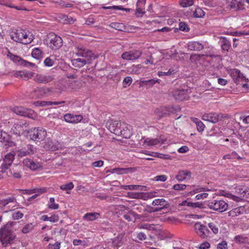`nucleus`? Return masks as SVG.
Listing matches in <instances>:
<instances>
[{
	"instance_id": "obj_13",
	"label": "nucleus",
	"mask_w": 249,
	"mask_h": 249,
	"mask_svg": "<svg viewBox=\"0 0 249 249\" xmlns=\"http://www.w3.org/2000/svg\"><path fill=\"white\" fill-rule=\"evenodd\" d=\"M124 122L119 121L118 120H110L107 123V126L108 129L111 132L117 135L121 133L120 129L122 126V124Z\"/></svg>"
},
{
	"instance_id": "obj_1",
	"label": "nucleus",
	"mask_w": 249,
	"mask_h": 249,
	"mask_svg": "<svg viewBox=\"0 0 249 249\" xmlns=\"http://www.w3.org/2000/svg\"><path fill=\"white\" fill-rule=\"evenodd\" d=\"M73 54L82 58H73L71 60V65L76 68H80L87 64H90L95 58L94 53L83 46H78L73 51Z\"/></svg>"
},
{
	"instance_id": "obj_9",
	"label": "nucleus",
	"mask_w": 249,
	"mask_h": 249,
	"mask_svg": "<svg viewBox=\"0 0 249 249\" xmlns=\"http://www.w3.org/2000/svg\"><path fill=\"white\" fill-rule=\"evenodd\" d=\"M208 206L211 209L219 212L226 211L228 207V205L224 200L222 199H214L208 202Z\"/></svg>"
},
{
	"instance_id": "obj_7",
	"label": "nucleus",
	"mask_w": 249,
	"mask_h": 249,
	"mask_svg": "<svg viewBox=\"0 0 249 249\" xmlns=\"http://www.w3.org/2000/svg\"><path fill=\"white\" fill-rule=\"evenodd\" d=\"M47 45L52 50H56L63 44L62 38L54 33H50L46 39Z\"/></svg>"
},
{
	"instance_id": "obj_35",
	"label": "nucleus",
	"mask_w": 249,
	"mask_h": 249,
	"mask_svg": "<svg viewBox=\"0 0 249 249\" xmlns=\"http://www.w3.org/2000/svg\"><path fill=\"white\" fill-rule=\"evenodd\" d=\"M142 66L141 65H133L127 68V71L130 74H138L141 72Z\"/></svg>"
},
{
	"instance_id": "obj_62",
	"label": "nucleus",
	"mask_w": 249,
	"mask_h": 249,
	"mask_svg": "<svg viewBox=\"0 0 249 249\" xmlns=\"http://www.w3.org/2000/svg\"><path fill=\"white\" fill-rule=\"evenodd\" d=\"M33 190L34 194H38V196L45 193L47 190L45 188H34Z\"/></svg>"
},
{
	"instance_id": "obj_20",
	"label": "nucleus",
	"mask_w": 249,
	"mask_h": 249,
	"mask_svg": "<svg viewBox=\"0 0 249 249\" xmlns=\"http://www.w3.org/2000/svg\"><path fill=\"white\" fill-rule=\"evenodd\" d=\"M192 172L188 170H180L176 176V178L178 181H182L191 178Z\"/></svg>"
},
{
	"instance_id": "obj_31",
	"label": "nucleus",
	"mask_w": 249,
	"mask_h": 249,
	"mask_svg": "<svg viewBox=\"0 0 249 249\" xmlns=\"http://www.w3.org/2000/svg\"><path fill=\"white\" fill-rule=\"evenodd\" d=\"M243 212L244 208L242 207H239L230 211L228 213L229 216L234 217L241 215Z\"/></svg>"
},
{
	"instance_id": "obj_49",
	"label": "nucleus",
	"mask_w": 249,
	"mask_h": 249,
	"mask_svg": "<svg viewBox=\"0 0 249 249\" xmlns=\"http://www.w3.org/2000/svg\"><path fill=\"white\" fill-rule=\"evenodd\" d=\"M205 15V12L200 8L197 7L196 9L195 12L194 13V16L195 18H202Z\"/></svg>"
},
{
	"instance_id": "obj_59",
	"label": "nucleus",
	"mask_w": 249,
	"mask_h": 249,
	"mask_svg": "<svg viewBox=\"0 0 249 249\" xmlns=\"http://www.w3.org/2000/svg\"><path fill=\"white\" fill-rule=\"evenodd\" d=\"M186 186L185 184H176L173 186V189L176 191H181L185 189Z\"/></svg>"
},
{
	"instance_id": "obj_47",
	"label": "nucleus",
	"mask_w": 249,
	"mask_h": 249,
	"mask_svg": "<svg viewBox=\"0 0 249 249\" xmlns=\"http://www.w3.org/2000/svg\"><path fill=\"white\" fill-rule=\"evenodd\" d=\"M44 64L45 66L52 67L54 64V59L53 56H51L47 57L44 61Z\"/></svg>"
},
{
	"instance_id": "obj_43",
	"label": "nucleus",
	"mask_w": 249,
	"mask_h": 249,
	"mask_svg": "<svg viewBox=\"0 0 249 249\" xmlns=\"http://www.w3.org/2000/svg\"><path fill=\"white\" fill-rule=\"evenodd\" d=\"M54 198L53 197H50L49 199V202L48 204V207L51 210H57L59 208V205L58 204L54 202Z\"/></svg>"
},
{
	"instance_id": "obj_28",
	"label": "nucleus",
	"mask_w": 249,
	"mask_h": 249,
	"mask_svg": "<svg viewBox=\"0 0 249 249\" xmlns=\"http://www.w3.org/2000/svg\"><path fill=\"white\" fill-rule=\"evenodd\" d=\"M52 91L53 89L52 88L45 87H38L34 89V92L40 96L48 95Z\"/></svg>"
},
{
	"instance_id": "obj_60",
	"label": "nucleus",
	"mask_w": 249,
	"mask_h": 249,
	"mask_svg": "<svg viewBox=\"0 0 249 249\" xmlns=\"http://www.w3.org/2000/svg\"><path fill=\"white\" fill-rule=\"evenodd\" d=\"M61 246V242H56L54 244H49L48 245L49 249H59Z\"/></svg>"
},
{
	"instance_id": "obj_52",
	"label": "nucleus",
	"mask_w": 249,
	"mask_h": 249,
	"mask_svg": "<svg viewBox=\"0 0 249 249\" xmlns=\"http://www.w3.org/2000/svg\"><path fill=\"white\" fill-rule=\"evenodd\" d=\"M209 227L214 234H217L218 232V228L216 223L214 222L210 223H209Z\"/></svg>"
},
{
	"instance_id": "obj_53",
	"label": "nucleus",
	"mask_w": 249,
	"mask_h": 249,
	"mask_svg": "<svg viewBox=\"0 0 249 249\" xmlns=\"http://www.w3.org/2000/svg\"><path fill=\"white\" fill-rule=\"evenodd\" d=\"M178 28L180 31L184 32H188L190 30L188 25L184 22H180L179 23Z\"/></svg>"
},
{
	"instance_id": "obj_12",
	"label": "nucleus",
	"mask_w": 249,
	"mask_h": 249,
	"mask_svg": "<svg viewBox=\"0 0 249 249\" xmlns=\"http://www.w3.org/2000/svg\"><path fill=\"white\" fill-rule=\"evenodd\" d=\"M194 228L196 233L201 238L206 239L209 236L210 231L205 225L200 222L196 223Z\"/></svg>"
},
{
	"instance_id": "obj_10",
	"label": "nucleus",
	"mask_w": 249,
	"mask_h": 249,
	"mask_svg": "<svg viewBox=\"0 0 249 249\" xmlns=\"http://www.w3.org/2000/svg\"><path fill=\"white\" fill-rule=\"evenodd\" d=\"M11 110L13 112L20 116L27 117L32 119L35 118L36 116V113L33 110L24 108L23 107H14Z\"/></svg>"
},
{
	"instance_id": "obj_38",
	"label": "nucleus",
	"mask_w": 249,
	"mask_h": 249,
	"mask_svg": "<svg viewBox=\"0 0 249 249\" xmlns=\"http://www.w3.org/2000/svg\"><path fill=\"white\" fill-rule=\"evenodd\" d=\"M192 120L196 124L197 129L199 132H201L204 131L205 126L201 121L196 118H193Z\"/></svg>"
},
{
	"instance_id": "obj_55",
	"label": "nucleus",
	"mask_w": 249,
	"mask_h": 249,
	"mask_svg": "<svg viewBox=\"0 0 249 249\" xmlns=\"http://www.w3.org/2000/svg\"><path fill=\"white\" fill-rule=\"evenodd\" d=\"M23 214L20 211H16L13 213L12 217L14 220H18L22 218Z\"/></svg>"
},
{
	"instance_id": "obj_45",
	"label": "nucleus",
	"mask_w": 249,
	"mask_h": 249,
	"mask_svg": "<svg viewBox=\"0 0 249 249\" xmlns=\"http://www.w3.org/2000/svg\"><path fill=\"white\" fill-rule=\"evenodd\" d=\"M34 228L33 223H28L26 224L22 229V232L23 233H27L31 231Z\"/></svg>"
},
{
	"instance_id": "obj_5",
	"label": "nucleus",
	"mask_w": 249,
	"mask_h": 249,
	"mask_svg": "<svg viewBox=\"0 0 249 249\" xmlns=\"http://www.w3.org/2000/svg\"><path fill=\"white\" fill-rule=\"evenodd\" d=\"M235 194L236 196L227 194L226 196L235 201L239 202L243 198L249 196V188L245 186H237L235 188Z\"/></svg>"
},
{
	"instance_id": "obj_61",
	"label": "nucleus",
	"mask_w": 249,
	"mask_h": 249,
	"mask_svg": "<svg viewBox=\"0 0 249 249\" xmlns=\"http://www.w3.org/2000/svg\"><path fill=\"white\" fill-rule=\"evenodd\" d=\"M239 1H238L239 2ZM237 4L238 0H232L229 4V7L231 9H233L235 11L237 10Z\"/></svg>"
},
{
	"instance_id": "obj_22",
	"label": "nucleus",
	"mask_w": 249,
	"mask_h": 249,
	"mask_svg": "<svg viewBox=\"0 0 249 249\" xmlns=\"http://www.w3.org/2000/svg\"><path fill=\"white\" fill-rule=\"evenodd\" d=\"M14 75L18 78H20L24 80H27L34 76V73L30 71H17L14 73Z\"/></svg>"
},
{
	"instance_id": "obj_18",
	"label": "nucleus",
	"mask_w": 249,
	"mask_h": 249,
	"mask_svg": "<svg viewBox=\"0 0 249 249\" xmlns=\"http://www.w3.org/2000/svg\"><path fill=\"white\" fill-rule=\"evenodd\" d=\"M66 122L70 123L77 124L83 119V116L80 115H73L67 113L64 116Z\"/></svg>"
},
{
	"instance_id": "obj_46",
	"label": "nucleus",
	"mask_w": 249,
	"mask_h": 249,
	"mask_svg": "<svg viewBox=\"0 0 249 249\" xmlns=\"http://www.w3.org/2000/svg\"><path fill=\"white\" fill-rule=\"evenodd\" d=\"M234 240L237 243H245L248 242V238L247 237L238 235L235 236Z\"/></svg>"
},
{
	"instance_id": "obj_21",
	"label": "nucleus",
	"mask_w": 249,
	"mask_h": 249,
	"mask_svg": "<svg viewBox=\"0 0 249 249\" xmlns=\"http://www.w3.org/2000/svg\"><path fill=\"white\" fill-rule=\"evenodd\" d=\"M53 77L50 75H46L42 74H37L34 78L35 82L40 84H46L53 80Z\"/></svg>"
},
{
	"instance_id": "obj_30",
	"label": "nucleus",
	"mask_w": 249,
	"mask_h": 249,
	"mask_svg": "<svg viewBox=\"0 0 249 249\" xmlns=\"http://www.w3.org/2000/svg\"><path fill=\"white\" fill-rule=\"evenodd\" d=\"M134 171L133 168H115L110 170V172L111 173H116L119 175H122L124 174H127L129 172H132Z\"/></svg>"
},
{
	"instance_id": "obj_25",
	"label": "nucleus",
	"mask_w": 249,
	"mask_h": 249,
	"mask_svg": "<svg viewBox=\"0 0 249 249\" xmlns=\"http://www.w3.org/2000/svg\"><path fill=\"white\" fill-rule=\"evenodd\" d=\"M188 49L191 51H199L204 48L203 45L198 41L189 42L188 44Z\"/></svg>"
},
{
	"instance_id": "obj_41",
	"label": "nucleus",
	"mask_w": 249,
	"mask_h": 249,
	"mask_svg": "<svg viewBox=\"0 0 249 249\" xmlns=\"http://www.w3.org/2000/svg\"><path fill=\"white\" fill-rule=\"evenodd\" d=\"M74 188V184L72 182H69L67 184L61 185L60 186V189L62 190H65L66 191V193L69 194L70 193L69 191L72 190Z\"/></svg>"
},
{
	"instance_id": "obj_58",
	"label": "nucleus",
	"mask_w": 249,
	"mask_h": 249,
	"mask_svg": "<svg viewBox=\"0 0 249 249\" xmlns=\"http://www.w3.org/2000/svg\"><path fill=\"white\" fill-rule=\"evenodd\" d=\"M62 19L64 21L65 24H71L74 22V20L71 17H69L68 16H63Z\"/></svg>"
},
{
	"instance_id": "obj_40",
	"label": "nucleus",
	"mask_w": 249,
	"mask_h": 249,
	"mask_svg": "<svg viewBox=\"0 0 249 249\" xmlns=\"http://www.w3.org/2000/svg\"><path fill=\"white\" fill-rule=\"evenodd\" d=\"M221 48L224 51H228L231 47V42L226 37H222Z\"/></svg>"
},
{
	"instance_id": "obj_50",
	"label": "nucleus",
	"mask_w": 249,
	"mask_h": 249,
	"mask_svg": "<svg viewBox=\"0 0 249 249\" xmlns=\"http://www.w3.org/2000/svg\"><path fill=\"white\" fill-rule=\"evenodd\" d=\"M142 187V186H140V185H121L120 186L121 188L125 190H137V189H139V187Z\"/></svg>"
},
{
	"instance_id": "obj_8",
	"label": "nucleus",
	"mask_w": 249,
	"mask_h": 249,
	"mask_svg": "<svg viewBox=\"0 0 249 249\" xmlns=\"http://www.w3.org/2000/svg\"><path fill=\"white\" fill-rule=\"evenodd\" d=\"M169 94L176 100H187L189 98L187 89L174 87L169 90Z\"/></svg>"
},
{
	"instance_id": "obj_39",
	"label": "nucleus",
	"mask_w": 249,
	"mask_h": 249,
	"mask_svg": "<svg viewBox=\"0 0 249 249\" xmlns=\"http://www.w3.org/2000/svg\"><path fill=\"white\" fill-rule=\"evenodd\" d=\"M42 51L38 48H34L32 50V55L34 58L36 59H39L42 58Z\"/></svg>"
},
{
	"instance_id": "obj_42",
	"label": "nucleus",
	"mask_w": 249,
	"mask_h": 249,
	"mask_svg": "<svg viewBox=\"0 0 249 249\" xmlns=\"http://www.w3.org/2000/svg\"><path fill=\"white\" fill-rule=\"evenodd\" d=\"M181 206H189L193 208H200L202 204H200L199 202L193 203L191 202H188L186 200L182 201L181 203Z\"/></svg>"
},
{
	"instance_id": "obj_15",
	"label": "nucleus",
	"mask_w": 249,
	"mask_h": 249,
	"mask_svg": "<svg viewBox=\"0 0 249 249\" xmlns=\"http://www.w3.org/2000/svg\"><path fill=\"white\" fill-rule=\"evenodd\" d=\"M222 117L223 115L222 114L211 112L204 114L202 116V119L212 123H216Z\"/></svg>"
},
{
	"instance_id": "obj_63",
	"label": "nucleus",
	"mask_w": 249,
	"mask_h": 249,
	"mask_svg": "<svg viewBox=\"0 0 249 249\" xmlns=\"http://www.w3.org/2000/svg\"><path fill=\"white\" fill-rule=\"evenodd\" d=\"M145 13L144 8L137 7L136 9V15L137 17H142Z\"/></svg>"
},
{
	"instance_id": "obj_14",
	"label": "nucleus",
	"mask_w": 249,
	"mask_h": 249,
	"mask_svg": "<svg viewBox=\"0 0 249 249\" xmlns=\"http://www.w3.org/2000/svg\"><path fill=\"white\" fill-rule=\"evenodd\" d=\"M142 53L141 51L134 50L125 52L122 54V58L125 60L134 61L140 57Z\"/></svg>"
},
{
	"instance_id": "obj_44",
	"label": "nucleus",
	"mask_w": 249,
	"mask_h": 249,
	"mask_svg": "<svg viewBox=\"0 0 249 249\" xmlns=\"http://www.w3.org/2000/svg\"><path fill=\"white\" fill-rule=\"evenodd\" d=\"M103 9H113L114 10H120L125 11L127 12H130V9L123 8L122 6H103Z\"/></svg>"
},
{
	"instance_id": "obj_36",
	"label": "nucleus",
	"mask_w": 249,
	"mask_h": 249,
	"mask_svg": "<svg viewBox=\"0 0 249 249\" xmlns=\"http://www.w3.org/2000/svg\"><path fill=\"white\" fill-rule=\"evenodd\" d=\"M138 215L132 210L128 211L126 213H124L123 217L128 222L132 221L133 219H135Z\"/></svg>"
},
{
	"instance_id": "obj_34",
	"label": "nucleus",
	"mask_w": 249,
	"mask_h": 249,
	"mask_svg": "<svg viewBox=\"0 0 249 249\" xmlns=\"http://www.w3.org/2000/svg\"><path fill=\"white\" fill-rule=\"evenodd\" d=\"M23 164L33 170H35L38 168L37 165L32 160L29 159H25L23 160Z\"/></svg>"
},
{
	"instance_id": "obj_57",
	"label": "nucleus",
	"mask_w": 249,
	"mask_h": 249,
	"mask_svg": "<svg viewBox=\"0 0 249 249\" xmlns=\"http://www.w3.org/2000/svg\"><path fill=\"white\" fill-rule=\"evenodd\" d=\"M49 221L52 223L57 222L59 220V216L57 214L53 213L49 217Z\"/></svg>"
},
{
	"instance_id": "obj_16",
	"label": "nucleus",
	"mask_w": 249,
	"mask_h": 249,
	"mask_svg": "<svg viewBox=\"0 0 249 249\" xmlns=\"http://www.w3.org/2000/svg\"><path fill=\"white\" fill-rule=\"evenodd\" d=\"M122 125L121 129H120L121 133H120L118 136H121L125 139L130 138L132 135V128L131 126L124 122L122 123Z\"/></svg>"
},
{
	"instance_id": "obj_33",
	"label": "nucleus",
	"mask_w": 249,
	"mask_h": 249,
	"mask_svg": "<svg viewBox=\"0 0 249 249\" xmlns=\"http://www.w3.org/2000/svg\"><path fill=\"white\" fill-rule=\"evenodd\" d=\"M160 81V79H150L148 80L141 81L140 82V86H142L143 85L147 87V88H150L152 87L156 83H159Z\"/></svg>"
},
{
	"instance_id": "obj_37",
	"label": "nucleus",
	"mask_w": 249,
	"mask_h": 249,
	"mask_svg": "<svg viewBox=\"0 0 249 249\" xmlns=\"http://www.w3.org/2000/svg\"><path fill=\"white\" fill-rule=\"evenodd\" d=\"M123 235L122 234H119L114 238L112 241V245L113 246L117 248L120 247L123 245L122 239Z\"/></svg>"
},
{
	"instance_id": "obj_17",
	"label": "nucleus",
	"mask_w": 249,
	"mask_h": 249,
	"mask_svg": "<svg viewBox=\"0 0 249 249\" xmlns=\"http://www.w3.org/2000/svg\"><path fill=\"white\" fill-rule=\"evenodd\" d=\"M172 108L168 107H160L157 108L154 111V114L160 119L164 116L169 115L172 111Z\"/></svg>"
},
{
	"instance_id": "obj_54",
	"label": "nucleus",
	"mask_w": 249,
	"mask_h": 249,
	"mask_svg": "<svg viewBox=\"0 0 249 249\" xmlns=\"http://www.w3.org/2000/svg\"><path fill=\"white\" fill-rule=\"evenodd\" d=\"M132 79L131 77L127 76V77H125L123 81V84L124 87L126 88L127 87L130 85V84L132 83Z\"/></svg>"
},
{
	"instance_id": "obj_11",
	"label": "nucleus",
	"mask_w": 249,
	"mask_h": 249,
	"mask_svg": "<svg viewBox=\"0 0 249 249\" xmlns=\"http://www.w3.org/2000/svg\"><path fill=\"white\" fill-rule=\"evenodd\" d=\"M29 124L26 123H19L14 124L12 130L18 136L24 135L28 137Z\"/></svg>"
},
{
	"instance_id": "obj_2",
	"label": "nucleus",
	"mask_w": 249,
	"mask_h": 249,
	"mask_svg": "<svg viewBox=\"0 0 249 249\" xmlns=\"http://www.w3.org/2000/svg\"><path fill=\"white\" fill-rule=\"evenodd\" d=\"M13 223L9 222L0 229V241L3 247L13 244L16 239L13 232Z\"/></svg>"
},
{
	"instance_id": "obj_51",
	"label": "nucleus",
	"mask_w": 249,
	"mask_h": 249,
	"mask_svg": "<svg viewBox=\"0 0 249 249\" xmlns=\"http://www.w3.org/2000/svg\"><path fill=\"white\" fill-rule=\"evenodd\" d=\"M9 136L5 132H2L0 130V140L1 142H9Z\"/></svg>"
},
{
	"instance_id": "obj_27",
	"label": "nucleus",
	"mask_w": 249,
	"mask_h": 249,
	"mask_svg": "<svg viewBox=\"0 0 249 249\" xmlns=\"http://www.w3.org/2000/svg\"><path fill=\"white\" fill-rule=\"evenodd\" d=\"M230 74L236 83L239 82L240 79L243 78V75L240 71L237 69H233L230 70Z\"/></svg>"
},
{
	"instance_id": "obj_3",
	"label": "nucleus",
	"mask_w": 249,
	"mask_h": 249,
	"mask_svg": "<svg viewBox=\"0 0 249 249\" xmlns=\"http://www.w3.org/2000/svg\"><path fill=\"white\" fill-rule=\"evenodd\" d=\"M10 37L14 41L23 44H29L34 39L33 35L30 32L23 29L12 32L10 34Z\"/></svg>"
},
{
	"instance_id": "obj_24",
	"label": "nucleus",
	"mask_w": 249,
	"mask_h": 249,
	"mask_svg": "<svg viewBox=\"0 0 249 249\" xmlns=\"http://www.w3.org/2000/svg\"><path fill=\"white\" fill-rule=\"evenodd\" d=\"M152 205L160 206L159 208H156L152 210L153 212H157L161 210L163 208L167 207L168 204L164 199L160 198L154 200L152 202Z\"/></svg>"
},
{
	"instance_id": "obj_26",
	"label": "nucleus",
	"mask_w": 249,
	"mask_h": 249,
	"mask_svg": "<svg viewBox=\"0 0 249 249\" xmlns=\"http://www.w3.org/2000/svg\"><path fill=\"white\" fill-rule=\"evenodd\" d=\"M65 101L61 102H50L45 101H37L33 103L36 107H44L52 105H58L64 103Z\"/></svg>"
},
{
	"instance_id": "obj_4",
	"label": "nucleus",
	"mask_w": 249,
	"mask_h": 249,
	"mask_svg": "<svg viewBox=\"0 0 249 249\" xmlns=\"http://www.w3.org/2000/svg\"><path fill=\"white\" fill-rule=\"evenodd\" d=\"M47 135V131L42 127H35L30 129L28 131V137L31 140L37 142L43 141Z\"/></svg>"
},
{
	"instance_id": "obj_23",
	"label": "nucleus",
	"mask_w": 249,
	"mask_h": 249,
	"mask_svg": "<svg viewBox=\"0 0 249 249\" xmlns=\"http://www.w3.org/2000/svg\"><path fill=\"white\" fill-rule=\"evenodd\" d=\"M43 147L46 150L55 151L58 149V143L57 142H53L52 140L48 139Z\"/></svg>"
},
{
	"instance_id": "obj_29",
	"label": "nucleus",
	"mask_w": 249,
	"mask_h": 249,
	"mask_svg": "<svg viewBox=\"0 0 249 249\" xmlns=\"http://www.w3.org/2000/svg\"><path fill=\"white\" fill-rule=\"evenodd\" d=\"M165 140L160 138L146 139L144 142L148 146H154L159 144H163Z\"/></svg>"
},
{
	"instance_id": "obj_48",
	"label": "nucleus",
	"mask_w": 249,
	"mask_h": 249,
	"mask_svg": "<svg viewBox=\"0 0 249 249\" xmlns=\"http://www.w3.org/2000/svg\"><path fill=\"white\" fill-rule=\"evenodd\" d=\"M194 2V0H182L179 2V4L182 7H187L192 5Z\"/></svg>"
},
{
	"instance_id": "obj_64",
	"label": "nucleus",
	"mask_w": 249,
	"mask_h": 249,
	"mask_svg": "<svg viewBox=\"0 0 249 249\" xmlns=\"http://www.w3.org/2000/svg\"><path fill=\"white\" fill-rule=\"evenodd\" d=\"M217 249H228V245L225 241H222L218 243L217 246Z\"/></svg>"
},
{
	"instance_id": "obj_19",
	"label": "nucleus",
	"mask_w": 249,
	"mask_h": 249,
	"mask_svg": "<svg viewBox=\"0 0 249 249\" xmlns=\"http://www.w3.org/2000/svg\"><path fill=\"white\" fill-rule=\"evenodd\" d=\"M14 159V155L12 153H9L6 155L3 160L2 163L1 165L2 171L7 169L10 166Z\"/></svg>"
},
{
	"instance_id": "obj_32",
	"label": "nucleus",
	"mask_w": 249,
	"mask_h": 249,
	"mask_svg": "<svg viewBox=\"0 0 249 249\" xmlns=\"http://www.w3.org/2000/svg\"><path fill=\"white\" fill-rule=\"evenodd\" d=\"M100 216L98 213H88L85 214L83 217V219L87 221H93L97 219Z\"/></svg>"
},
{
	"instance_id": "obj_6",
	"label": "nucleus",
	"mask_w": 249,
	"mask_h": 249,
	"mask_svg": "<svg viewBox=\"0 0 249 249\" xmlns=\"http://www.w3.org/2000/svg\"><path fill=\"white\" fill-rule=\"evenodd\" d=\"M17 199L14 196H11L0 199V213H6L14 210L16 207Z\"/></svg>"
},
{
	"instance_id": "obj_56",
	"label": "nucleus",
	"mask_w": 249,
	"mask_h": 249,
	"mask_svg": "<svg viewBox=\"0 0 249 249\" xmlns=\"http://www.w3.org/2000/svg\"><path fill=\"white\" fill-rule=\"evenodd\" d=\"M236 156H237V153L235 151H233L231 152V154H228L224 155L223 157V159H236Z\"/></svg>"
}]
</instances>
